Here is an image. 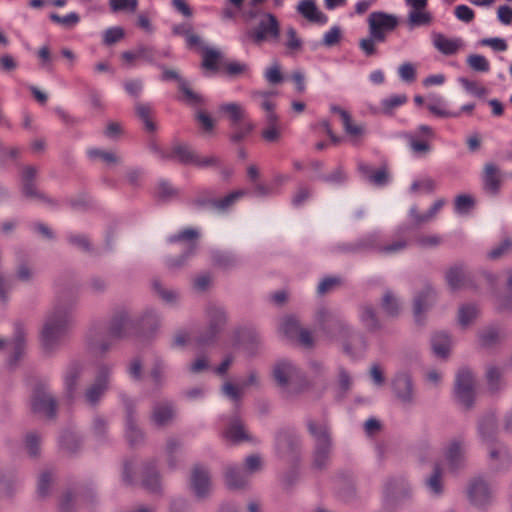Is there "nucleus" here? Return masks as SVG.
<instances>
[{
  "label": "nucleus",
  "instance_id": "nucleus-1",
  "mask_svg": "<svg viewBox=\"0 0 512 512\" xmlns=\"http://www.w3.org/2000/svg\"><path fill=\"white\" fill-rule=\"evenodd\" d=\"M72 324L70 311L65 307H55L44 321L40 334L41 345L44 350L52 351L66 335Z\"/></svg>",
  "mask_w": 512,
  "mask_h": 512
},
{
  "label": "nucleus",
  "instance_id": "nucleus-2",
  "mask_svg": "<svg viewBox=\"0 0 512 512\" xmlns=\"http://www.w3.org/2000/svg\"><path fill=\"white\" fill-rule=\"evenodd\" d=\"M280 36V23L271 13H264L254 30H248L241 37L243 43L251 42L260 45L266 41L278 40Z\"/></svg>",
  "mask_w": 512,
  "mask_h": 512
},
{
  "label": "nucleus",
  "instance_id": "nucleus-3",
  "mask_svg": "<svg viewBox=\"0 0 512 512\" xmlns=\"http://www.w3.org/2000/svg\"><path fill=\"white\" fill-rule=\"evenodd\" d=\"M367 23L369 33L382 43L386 41L387 35L396 29L399 19L394 14L374 11L369 14Z\"/></svg>",
  "mask_w": 512,
  "mask_h": 512
},
{
  "label": "nucleus",
  "instance_id": "nucleus-4",
  "mask_svg": "<svg viewBox=\"0 0 512 512\" xmlns=\"http://www.w3.org/2000/svg\"><path fill=\"white\" fill-rule=\"evenodd\" d=\"M261 468L258 455H250L245 459L244 468H229L225 474V483L229 489H239L245 486L248 476Z\"/></svg>",
  "mask_w": 512,
  "mask_h": 512
},
{
  "label": "nucleus",
  "instance_id": "nucleus-5",
  "mask_svg": "<svg viewBox=\"0 0 512 512\" xmlns=\"http://www.w3.org/2000/svg\"><path fill=\"white\" fill-rule=\"evenodd\" d=\"M309 431L316 440V451L314 456V465L323 468L329 459L330 452V436L326 425H316L309 423Z\"/></svg>",
  "mask_w": 512,
  "mask_h": 512
},
{
  "label": "nucleus",
  "instance_id": "nucleus-6",
  "mask_svg": "<svg viewBox=\"0 0 512 512\" xmlns=\"http://www.w3.org/2000/svg\"><path fill=\"white\" fill-rule=\"evenodd\" d=\"M474 377L468 369H461L456 377L455 396L465 408H470L474 401Z\"/></svg>",
  "mask_w": 512,
  "mask_h": 512
},
{
  "label": "nucleus",
  "instance_id": "nucleus-7",
  "mask_svg": "<svg viewBox=\"0 0 512 512\" xmlns=\"http://www.w3.org/2000/svg\"><path fill=\"white\" fill-rule=\"evenodd\" d=\"M317 319L322 328L327 330L331 338L336 341L344 342L350 334V329L346 323L328 311H319Z\"/></svg>",
  "mask_w": 512,
  "mask_h": 512
},
{
  "label": "nucleus",
  "instance_id": "nucleus-8",
  "mask_svg": "<svg viewBox=\"0 0 512 512\" xmlns=\"http://www.w3.org/2000/svg\"><path fill=\"white\" fill-rule=\"evenodd\" d=\"M31 408L34 413L50 418L55 415L56 404L46 389L38 388L32 395Z\"/></svg>",
  "mask_w": 512,
  "mask_h": 512
},
{
  "label": "nucleus",
  "instance_id": "nucleus-9",
  "mask_svg": "<svg viewBox=\"0 0 512 512\" xmlns=\"http://www.w3.org/2000/svg\"><path fill=\"white\" fill-rule=\"evenodd\" d=\"M273 376L277 384L283 389H287L300 377L298 369L288 360H281L276 363Z\"/></svg>",
  "mask_w": 512,
  "mask_h": 512
},
{
  "label": "nucleus",
  "instance_id": "nucleus-10",
  "mask_svg": "<svg viewBox=\"0 0 512 512\" xmlns=\"http://www.w3.org/2000/svg\"><path fill=\"white\" fill-rule=\"evenodd\" d=\"M110 369L107 366H101L98 369L95 383L87 389L85 397L89 404L94 405L108 388Z\"/></svg>",
  "mask_w": 512,
  "mask_h": 512
},
{
  "label": "nucleus",
  "instance_id": "nucleus-11",
  "mask_svg": "<svg viewBox=\"0 0 512 512\" xmlns=\"http://www.w3.org/2000/svg\"><path fill=\"white\" fill-rule=\"evenodd\" d=\"M432 42L434 47L444 55H454L463 47L461 38H448L442 33H433Z\"/></svg>",
  "mask_w": 512,
  "mask_h": 512
},
{
  "label": "nucleus",
  "instance_id": "nucleus-12",
  "mask_svg": "<svg viewBox=\"0 0 512 512\" xmlns=\"http://www.w3.org/2000/svg\"><path fill=\"white\" fill-rule=\"evenodd\" d=\"M297 11L306 20L319 25H324L328 21V17L317 7L312 0H302L297 5Z\"/></svg>",
  "mask_w": 512,
  "mask_h": 512
},
{
  "label": "nucleus",
  "instance_id": "nucleus-13",
  "mask_svg": "<svg viewBox=\"0 0 512 512\" xmlns=\"http://www.w3.org/2000/svg\"><path fill=\"white\" fill-rule=\"evenodd\" d=\"M393 390L396 397L403 403H410L413 399L411 378L405 373H399L393 380Z\"/></svg>",
  "mask_w": 512,
  "mask_h": 512
},
{
  "label": "nucleus",
  "instance_id": "nucleus-14",
  "mask_svg": "<svg viewBox=\"0 0 512 512\" xmlns=\"http://www.w3.org/2000/svg\"><path fill=\"white\" fill-rule=\"evenodd\" d=\"M427 102L428 110L440 118H456L460 116L459 112L450 111L445 99L438 94H429Z\"/></svg>",
  "mask_w": 512,
  "mask_h": 512
},
{
  "label": "nucleus",
  "instance_id": "nucleus-15",
  "mask_svg": "<svg viewBox=\"0 0 512 512\" xmlns=\"http://www.w3.org/2000/svg\"><path fill=\"white\" fill-rule=\"evenodd\" d=\"M469 498L474 505L480 507L489 503L492 493L483 480L477 479L472 482L469 488Z\"/></svg>",
  "mask_w": 512,
  "mask_h": 512
},
{
  "label": "nucleus",
  "instance_id": "nucleus-16",
  "mask_svg": "<svg viewBox=\"0 0 512 512\" xmlns=\"http://www.w3.org/2000/svg\"><path fill=\"white\" fill-rule=\"evenodd\" d=\"M272 96V93L264 91H253L251 93L253 101L266 111V119L268 123H275L278 120L277 115L274 112L275 103L272 100Z\"/></svg>",
  "mask_w": 512,
  "mask_h": 512
},
{
  "label": "nucleus",
  "instance_id": "nucleus-17",
  "mask_svg": "<svg viewBox=\"0 0 512 512\" xmlns=\"http://www.w3.org/2000/svg\"><path fill=\"white\" fill-rule=\"evenodd\" d=\"M191 486L198 497H204L210 491V477L208 472L196 467L191 477Z\"/></svg>",
  "mask_w": 512,
  "mask_h": 512
},
{
  "label": "nucleus",
  "instance_id": "nucleus-18",
  "mask_svg": "<svg viewBox=\"0 0 512 512\" xmlns=\"http://www.w3.org/2000/svg\"><path fill=\"white\" fill-rule=\"evenodd\" d=\"M486 385L491 393H496L506 387L503 370L495 365H489L485 373Z\"/></svg>",
  "mask_w": 512,
  "mask_h": 512
},
{
  "label": "nucleus",
  "instance_id": "nucleus-19",
  "mask_svg": "<svg viewBox=\"0 0 512 512\" xmlns=\"http://www.w3.org/2000/svg\"><path fill=\"white\" fill-rule=\"evenodd\" d=\"M433 22L432 14L426 8L412 9L407 15V25L412 30L421 26H429Z\"/></svg>",
  "mask_w": 512,
  "mask_h": 512
},
{
  "label": "nucleus",
  "instance_id": "nucleus-20",
  "mask_svg": "<svg viewBox=\"0 0 512 512\" xmlns=\"http://www.w3.org/2000/svg\"><path fill=\"white\" fill-rule=\"evenodd\" d=\"M195 154L196 153L191 151L188 146L184 144H176L172 147L171 152L169 154H161V157L167 159H176L180 163L192 165Z\"/></svg>",
  "mask_w": 512,
  "mask_h": 512
},
{
  "label": "nucleus",
  "instance_id": "nucleus-21",
  "mask_svg": "<svg viewBox=\"0 0 512 512\" xmlns=\"http://www.w3.org/2000/svg\"><path fill=\"white\" fill-rule=\"evenodd\" d=\"M25 336L26 332L24 327L21 324H16L14 338L10 344L13 351L11 362H15L24 354L26 348Z\"/></svg>",
  "mask_w": 512,
  "mask_h": 512
},
{
  "label": "nucleus",
  "instance_id": "nucleus-22",
  "mask_svg": "<svg viewBox=\"0 0 512 512\" xmlns=\"http://www.w3.org/2000/svg\"><path fill=\"white\" fill-rule=\"evenodd\" d=\"M445 458L451 469L459 467L464 460L463 445L459 441L451 442L446 451Z\"/></svg>",
  "mask_w": 512,
  "mask_h": 512
},
{
  "label": "nucleus",
  "instance_id": "nucleus-23",
  "mask_svg": "<svg viewBox=\"0 0 512 512\" xmlns=\"http://www.w3.org/2000/svg\"><path fill=\"white\" fill-rule=\"evenodd\" d=\"M500 186L498 169L494 164H486L484 168V187L487 191L495 194Z\"/></svg>",
  "mask_w": 512,
  "mask_h": 512
},
{
  "label": "nucleus",
  "instance_id": "nucleus-24",
  "mask_svg": "<svg viewBox=\"0 0 512 512\" xmlns=\"http://www.w3.org/2000/svg\"><path fill=\"white\" fill-rule=\"evenodd\" d=\"M433 291L430 288L425 289L420 293L414 301V316L419 320L421 314L428 309L433 303Z\"/></svg>",
  "mask_w": 512,
  "mask_h": 512
},
{
  "label": "nucleus",
  "instance_id": "nucleus-25",
  "mask_svg": "<svg viewBox=\"0 0 512 512\" xmlns=\"http://www.w3.org/2000/svg\"><path fill=\"white\" fill-rule=\"evenodd\" d=\"M451 341L449 336L444 332L436 333L432 339V347L434 353L441 358L447 357L450 351Z\"/></svg>",
  "mask_w": 512,
  "mask_h": 512
},
{
  "label": "nucleus",
  "instance_id": "nucleus-26",
  "mask_svg": "<svg viewBox=\"0 0 512 512\" xmlns=\"http://www.w3.org/2000/svg\"><path fill=\"white\" fill-rule=\"evenodd\" d=\"M408 101L406 94L391 95L381 101V110L385 115H392L394 110Z\"/></svg>",
  "mask_w": 512,
  "mask_h": 512
},
{
  "label": "nucleus",
  "instance_id": "nucleus-27",
  "mask_svg": "<svg viewBox=\"0 0 512 512\" xmlns=\"http://www.w3.org/2000/svg\"><path fill=\"white\" fill-rule=\"evenodd\" d=\"M174 417V409L169 404L155 407L152 415L154 423L158 426L168 424Z\"/></svg>",
  "mask_w": 512,
  "mask_h": 512
},
{
  "label": "nucleus",
  "instance_id": "nucleus-28",
  "mask_svg": "<svg viewBox=\"0 0 512 512\" xmlns=\"http://www.w3.org/2000/svg\"><path fill=\"white\" fill-rule=\"evenodd\" d=\"M137 116L143 122L146 131L154 132L157 126L152 118V109L147 104L138 103L135 107Z\"/></svg>",
  "mask_w": 512,
  "mask_h": 512
},
{
  "label": "nucleus",
  "instance_id": "nucleus-29",
  "mask_svg": "<svg viewBox=\"0 0 512 512\" xmlns=\"http://www.w3.org/2000/svg\"><path fill=\"white\" fill-rule=\"evenodd\" d=\"M219 109L227 114L233 125L238 124L245 117L244 108L235 102L222 104Z\"/></svg>",
  "mask_w": 512,
  "mask_h": 512
},
{
  "label": "nucleus",
  "instance_id": "nucleus-30",
  "mask_svg": "<svg viewBox=\"0 0 512 512\" xmlns=\"http://www.w3.org/2000/svg\"><path fill=\"white\" fill-rule=\"evenodd\" d=\"M343 128L345 133L349 136L351 142L353 144H357L363 135L365 134V127L362 124H355L352 121V117L349 116L348 120H344L343 122Z\"/></svg>",
  "mask_w": 512,
  "mask_h": 512
},
{
  "label": "nucleus",
  "instance_id": "nucleus-31",
  "mask_svg": "<svg viewBox=\"0 0 512 512\" xmlns=\"http://www.w3.org/2000/svg\"><path fill=\"white\" fill-rule=\"evenodd\" d=\"M381 307L384 313L391 317L397 316L400 311L399 300L390 290L385 292L382 298Z\"/></svg>",
  "mask_w": 512,
  "mask_h": 512
},
{
  "label": "nucleus",
  "instance_id": "nucleus-32",
  "mask_svg": "<svg viewBox=\"0 0 512 512\" xmlns=\"http://www.w3.org/2000/svg\"><path fill=\"white\" fill-rule=\"evenodd\" d=\"M466 63L470 69L475 72H488L490 70L489 61L480 54H470L467 56Z\"/></svg>",
  "mask_w": 512,
  "mask_h": 512
},
{
  "label": "nucleus",
  "instance_id": "nucleus-33",
  "mask_svg": "<svg viewBox=\"0 0 512 512\" xmlns=\"http://www.w3.org/2000/svg\"><path fill=\"white\" fill-rule=\"evenodd\" d=\"M227 440L233 443H239L243 440L248 439V435L240 422H234L225 432Z\"/></svg>",
  "mask_w": 512,
  "mask_h": 512
},
{
  "label": "nucleus",
  "instance_id": "nucleus-34",
  "mask_svg": "<svg viewBox=\"0 0 512 512\" xmlns=\"http://www.w3.org/2000/svg\"><path fill=\"white\" fill-rule=\"evenodd\" d=\"M113 12L134 13L138 8V0H109Z\"/></svg>",
  "mask_w": 512,
  "mask_h": 512
},
{
  "label": "nucleus",
  "instance_id": "nucleus-35",
  "mask_svg": "<svg viewBox=\"0 0 512 512\" xmlns=\"http://www.w3.org/2000/svg\"><path fill=\"white\" fill-rule=\"evenodd\" d=\"M129 322L126 316L115 318L110 326L109 334L112 338H121L125 336Z\"/></svg>",
  "mask_w": 512,
  "mask_h": 512
},
{
  "label": "nucleus",
  "instance_id": "nucleus-36",
  "mask_svg": "<svg viewBox=\"0 0 512 512\" xmlns=\"http://www.w3.org/2000/svg\"><path fill=\"white\" fill-rule=\"evenodd\" d=\"M281 330L289 338L295 339L301 327L294 317L289 316L283 319Z\"/></svg>",
  "mask_w": 512,
  "mask_h": 512
},
{
  "label": "nucleus",
  "instance_id": "nucleus-37",
  "mask_svg": "<svg viewBox=\"0 0 512 512\" xmlns=\"http://www.w3.org/2000/svg\"><path fill=\"white\" fill-rule=\"evenodd\" d=\"M198 238V232L194 229H185L178 234H174L168 238L169 243H175L180 241H186L192 243L191 248H195V241Z\"/></svg>",
  "mask_w": 512,
  "mask_h": 512
},
{
  "label": "nucleus",
  "instance_id": "nucleus-38",
  "mask_svg": "<svg viewBox=\"0 0 512 512\" xmlns=\"http://www.w3.org/2000/svg\"><path fill=\"white\" fill-rule=\"evenodd\" d=\"M220 52L213 48H205L203 52L202 66L209 70H216Z\"/></svg>",
  "mask_w": 512,
  "mask_h": 512
},
{
  "label": "nucleus",
  "instance_id": "nucleus-39",
  "mask_svg": "<svg viewBox=\"0 0 512 512\" xmlns=\"http://www.w3.org/2000/svg\"><path fill=\"white\" fill-rule=\"evenodd\" d=\"M81 373V368L78 364H72L68 367L65 376V386L69 393L73 392L76 387L77 379Z\"/></svg>",
  "mask_w": 512,
  "mask_h": 512
},
{
  "label": "nucleus",
  "instance_id": "nucleus-40",
  "mask_svg": "<svg viewBox=\"0 0 512 512\" xmlns=\"http://www.w3.org/2000/svg\"><path fill=\"white\" fill-rule=\"evenodd\" d=\"M455 211L458 214H467L474 206V200L471 196L462 194L455 198Z\"/></svg>",
  "mask_w": 512,
  "mask_h": 512
},
{
  "label": "nucleus",
  "instance_id": "nucleus-41",
  "mask_svg": "<svg viewBox=\"0 0 512 512\" xmlns=\"http://www.w3.org/2000/svg\"><path fill=\"white\" fill-rule=\"evenodd\" d=\"M88 155L91 159H100L107 164H114L118 162V157L109 151H103L100 149H90Z\"/></svg>",
  "mask_w": 512,
  "mask_h": 512
},
{
  "label": "nucleus",
  "instance_id": "nucleus-42",
  "mask_svg": "<svg viewBox=\"0 0 512 512\" xmlns=\"http://www.w3.org/2000/svg\"><path fill=\"white\" fill-rule=\"evenodd\" d=\"M341 29L338 26L331 27L324 33L322 44L326 47H332L340 42Z\"/></svg>",
  "mask_w": 512,
  "mask_h": 512
},
{
  "label": "nucleus",
  "instance_id": "nucleus-43",
  "mask_svg": "<svg viewBox=\"0 0 512 512\" xmlns=\"http://www.w3.org/2000/svg\"><path fill=\"white\" fill-rule=\"evenodd\" d=\"M446 279L451 289H458L463 280V272L459 267H452L447 272Z\"/></svg>",
  "mask_w": 512,
  "mask_h": 512
},
{
  "label": "nucleus",
  "instance_id": "nucleus-44",
  "mask_svg": "<svg viewBox=\"0 0 512 512\" xmlns=\"http://www.w3.org/2000/svg\"><path fill=\"white\" fill-rule=\"evenodd\" d=\"M398 74L402 81L411 83L416 79V69L410 62L401 64L398 68Z\"/></svg>",
  "mask_w": 512,
  "mask_h": 512
},
{
  "label": "nucleus",
  "instance_id": "nucleus-45",
  "mask_svg": "<svg viewBox=\"0 0 512 512\" xmlns=\"http://www.w3.org/2000/svg\"><path fill=\"white\" fill-rule=\"evenodd\" d=\"M264 77L271 84H278L282 82L283 76L281 73L280 65L276 62L273 63L265 70Z\"/></svg>",
  "mask_w": 512,
  "mask_h": 512
},
{
  "label": "nucleus",
  "instance_id": "nucleus-46",
  "mask_svg": "<svg viewBox=\"0 0 512 512\" xmlns=\"http://www.w3.org/2000/svg\"><path fill=\"white\" fill-rule=\"evenodd\" d=\"M477 309L475 306H463L459 310V322L462 326L469 325L477 316Z\"/></svg>",
  "mask_w": 512,
  "mask_h": 512
},
{
  "label": "nucleus",
  "instance_id": "nucleus-47",
  "mask_svg": "<svg viewBox=\"0 0 512 512\" xmlns=\"http://www.w3.org/2000/svg\"><path fill=\"white\" fill-rule=\"evenodd\" d=\"M361 321L369 330H375L379 327L378 320L374 310L370 307L364 308L361 314Z\"/></svg>",
  "mask_w": 512,
  "mask_h": 512
},
{
  "label": "nucleus",
  "instance_id": "nucleus-48",
  "mask_svg": "<svg viewBox=\"0 0 512 512\" xmlns=\"http://www.w3.org/2000/svg\"><path fill=\"white\" fill-rule=\"evenodd\" d=\"M376 43H379L378 39L369 33L367 37L359 41V47L366 56H372L376 54Z\"/></svg>",
  "mask_w": 512,
  "mask_h": 512
},
{
  "label": "nucleus",
  "instance_id": "nucleus-49",
  "mask_svg": "<svg viewBox=\"0 0 512 512\" xmlns=\"http://www.w3.org/2000/svg\"><path fill=\"white\" fill-rule=\"evenodd\" d=\"M368 182L378 187L386 185L389 182V173L386 167L375 170L373 175L369 176Z\"/></svg>",
  "mask_w": 512,
  "mask_h": 512
},
{
  "label": "nucleus",
  "instance_id": "nucleus-50",
  "mask_svg": "<svg viewBox=\"0 0 512 512\" xmlns=\"http://www.w3.org/2000/svg\"><path fill=\"white\" fill-rule=\"evenodd\" d=\"M459 82L462 84L464 89L472 95L482 97L486 94V89L475 81H470L466 78H460Z\"/></svg>",
  "mask_w": 512,
  "mask_h": 512
},
{
  "label": "nucleus",
  "instance_id": "nucleus-51",
  "mask_svg": "<svg viewBox=\"0 0 512 512\" xmlns=\"http://www.w3.org/2000/svg\"><path fill=\"white\" fill-rule=\"evenodd\" d=\"M407 140L411 150L416 154H426L431 150L430 145L424 140H417L412 135H408Z\"/></svg>",
  "mask_w": 512,
  "mask_h": 512
},
{
  "label": "nucleus",
  "instance_id": "nucleus-52",
  "mask_svg": "<svg viewBox=\"0 0 512 512\" xmlns=\"http://www.w3.org/2000/svg\"><path fill=\"white\" fill-rule=\"evenodd\" d=\"M454 13L458 20L465 23L471 22L475 17L474 11L469 6L464 4L456 6Z\"/></svg>",
  "mask_w": 512,
  "mask_h": 512
},
{
  "label": "nucleus",
  "instance_id": "nucleus-53",
  "mask_svg": "<svg viewBox=\"0 0 512 512\" xmlns=\"http://www.w3.org/2000/svg\"><path fill=\"white\" fill-rule=\"evenodd\" d=\"M479 44L482 46H488V47L492 48L494 51H498V52L507 50L506 41L499 37L481 39Z\"/></svg>",
  "mask_w": 512,
  "mask_h": 512
},
{
  "label": "nucleus",
  "instance_id": "nucleus-54",
  "mask_svg": "<svg viewBox=\"0 0 512 512\" xmlns=\"http://www.w3.org/2000/svg\"><path fill=\"white\" fill-rule=\"evenodd\" d=\"M136 26L148 35H152L155 31V27L152 21L150 20L149 16L145 13H140L137 16Z\"/></svg>",
  "mask_w": 512,
  "mask_h": 512
},
{
  "label": "nucleus",
  "instance_id": "nucleus-55",
  "mask_svg": "<svg viewBox=\"0 0 512 512\" xmlns=\"http://www.w3.org/2000/svg\"><path fill=\"white\" fill-rule=\"evenodd\" d=\"M427 486L433 494H435V495L441 494L442 483H441V472H440L439 468H436L434 473L427 480Z\"/></svg>",
  "mask_w": 512,
  "mask_h": 512
},
{
  "label": "nucleus",
  "instance_id": "nucleus-56",
  "mask_svg": "<svg viewBox=\"0 0 512 512\" xmlns=\"http://www.w3.org/2000/svg\"><path fill=\"white\" fill-rule=\"evenodd\" d=\"M50 19L53 22L62 24L64 26H72L79 22V16L74 12L69 13L65 16H60L58 14L53 13L50 15Z\"/></svg>",
  "mask_w": 512,
  "mask_h": 512
},
{
  "label": "nucleus",
  "instance_id": "nucleus-57",
  "mask_svg": "<svg viewBox=\"0 0 512 512\" xmlns=\"http://www.w3.org/2000/svg\"><path fill=\"white\" fill-rule=\"evenodd\" d=\"M124 37V30L121 27H111L104 33V42L108 45L116 43Z\"/></svg>",
  "mask_w": 512,
  "mask_h": 512
},
{
  "label": "nucleus",
  "instance_id": "nucleus-58",
  "mask_svg": "<svg viewBox=\"0 0 512 512\" xmlns=\"http://www.w3.org/2000/svg\"><path fill=\"white\" fill-rule=\"evenodd\" d=\"M406 246L407 242L405 240H397L391 244L381 246L379 252L384 255H392L404 250Z\"/></svg>",
  "mask_w": 512,
  "mask_h": 512
},
{
  "label": "nucleus",
  "instance_id": "nucleus-59",
  "mask_svg": "<svg viewBox=\"0 0 512 512\" xmlns=\"http://www.w3.org/2000/svg\"><path fill=\"white\" fill-rule=\"evenodd\" d=\"M245 191H235L225 196L223 199L214 202V206L218 209H225L234 203L237 199L245 195Z\"/></svg>",
  "mask_w": 512,
  "mask_h": 512
},
{
  "label": "nucleus",
  "instance_id": "nucleus-60",
  "mask_svg": "<svg viewBox=\"0 0 512 512\" xmlns=\"http://www.w3.org/2000/svg\"><path fill=\"white\" fill-rule=\"evenodd\" d=\"M302 46L301 39L297 36V32L293 27L287 29L286 47L292 51L300 50Z\"/></svg>",
  "mask_w": 512,
  "mask_h": 512
},
{
  "label": "nucleus",
  "instance_id": "nucleus-61",
  "mask_svg": "<svg viewBox=\"0 0 512 512\" xmlns=\"http://www.w3.org/2000/svg\"><path fill=\"white\" fill-rule=\"evenodd\" d=\"M218 162V158L214 155L200 156L198 154H195L192 165H195L200 168H207L217 165Z\"/></svg>",
  "mask_w": 512,
  "mask_h": 512
},
{
  "label": "nucleus",
  "instance_id": "nucleus-62",
  "mask_svg": "<svg viewBox=\"0 0 512 512\" xmlns=\"http://www.w3.org/2000/svg\"><path fill=\"white\" fill-rule=\"evenodd\" d=\"M243 386L236 387L230 382H226L222 386L223 393L235 402H239L242 395Z\"/></svg>",
  "mask_w": 512,
  "mask_h": 512
},
{
  "label": "nucleus",
  "instance_id": "nucleus-63",
  "mask_svg": "<svg viewBox=\"0 0 512 512\" xmlns=\"http://www.w3.org/2000/svg\"><path fill=\"white\" fill-rule=\"evenodd\" d=\"M262 136L268 142L277 141L280 137V129L277 126V122L268 123V127L263 130Z\"/></svg>",
  "mask_w": 512,
  "mask_h": 512
},
{
  "label": "nucleus",
  "instance_id": "nucleus-64",
  "mask_svg": "<svg viewBox=\"0 0 512 512\" xmlns=\"http://www.w3.org/2000/svg\"><path fill=\"white\" fill-rule=\"evenodd\" d=\"M497 18L502 24L510 25L512 23V8L508 5L499 6Z\"/></svg>",
  "mask_w": 512,
  "mask_h": 512
}]
</instances>
